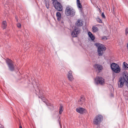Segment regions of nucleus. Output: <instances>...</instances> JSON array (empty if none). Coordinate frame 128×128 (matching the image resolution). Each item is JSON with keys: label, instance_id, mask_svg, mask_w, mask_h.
I'll list each match as a JSON object with an SVG mask.
<instances>
[{"label": "nucleus", "instance_id": "nucleus-1", "mask_svg": "<svg viewBox=\"0 0 128 128\" xmlns=\"http://www.w3.org/2000/svg\"><path fill=\"white\" fill-rule=\"evenodd\" d=\"M123 77L120 78L118 82V86L119 88H122L125 82L126 85L128 87V73L126 71L123 72Z\"/></svg>", "mask_w": 128, "mask_h": 128}, {"label": "nucleus", "instance_id": "nucleus-2", "mask_svg": "<svg viewBox=\"0 0 128 128\" xmlns=\"http://www.w3.org/2000/svg\"><path fill=\"white\" fill-rule=\"evenodd\" d=\"M98 48V54L100 56H102L103 54V52L105 51L106 48L103 45L99 43H97L95 44Z\"/></svg>", "mask_w": 128, "mask_h": 128}, {"label": "nucleus", "instance_id": "nucleus-3", "mask_svg": "<svg viewBox=\"0 0 128 128\" xmlns=\"http://www.w3.org/2000/svg\"><path fill=\"white\" fill-rule=\"evenodd\" d=\"M75 11L72 9H71L69 6H67L65 11L66 14L68 16H73L75 14Z\"/></svg>", "mask_w": 128, "mask_h": 128}, {"label": "nucleus", "instance_id": "nucleus-4", "mask_svg": "<svg viewBox=\"0 0 128 128\" xmlns=\"http://www.w3.org/2000/svg\"><path fill=\"white\" fill-rule=\"evenodd\" d=\"M53 1V4L55 8L57 10L61 11L63 9L62 6L60 3L56 0H52Z\"/></svg>", "mask_w": 128, "mask_h": 128}, {"label": "nucleus", "instance_id": "nucleus-5", "mask_svg": "<svg viewBox=\"0 0 128 128\" xmlns=\"http://www.w3.org/2000/svg\"><path fill=\"white\" fill-rule=\"evenodd\" d=\"M111 68L112 70L116 73H119L120 70L119 66L117 64L114 63H112L111 64Z\"/></svg>", "mask_w": 128, "mask_h": 128}, {"label": "nucleus", "instance_id": "nucleus-6", "mask_svg": "<svg viewBox=\"0 0 128 128\" xmlns=\"http://www.w3.org/2000/svg\"><path fill=\"white\" fill-rule=\"evenodd\" d=\"M103 119V117L102 115H98L94 118L93 120V122L94 124L97 125L101 122Z\"/></svg>", "mask_w": 128, "mask_h": 128}, {"label": "nucleus", "instance_id": "nucleus-7", "mask_svg": "<svg viewBox=\"0 0 128 128\" xmlns=\"http://www.w3.org/2000/svg\"><path fill=\"white\" fill-rule=\"evenodd\" d=\"M94 82L96 84H100L101 85H103L104 84V80L102 78L97 77L95 79Z\"/></svg>", "mask_w": 128, "mask_h": 128}, {"label": "nucleus", "instance_id": "nucleus-8", "mask_svg": "<svg viewBox=\"0 0 128 128\" xmlns=\"http://www.w3.org/2000/svg\"><path fill=\"white\" fill-rule=\"evenodd\" d=\"M6 62L10 70L11 71H14V63L10 59H8L6 60Z\"/></svg>", "mask_w": 128, "mask_h": 128}, {"label": "nucleus", "instance_id": "nucleus-9", "mask_svg": "<svg viewBox=\"0 0 128 128\" xmlns=\"http://www.w3.org/2000/svg\"><path fill=\"white\" fill-rule=\"evenodd\" d=\"M80 32V29L78 27H75L74 30L72 32L71 35L73 37H76Z\"/></svg>", "mask_w": 128, "mask_h": 128}, {"label": "nucleus", "instance_id": "nucleus-10", "mask_svg": "<svg viewBox=\"0 0 128 128\" xmlns=\"http://www.w3.org/2000/svg\"><path fill=\"white\" fill-rule=\"evenodd\" d=\"M76 111L81 114H83L86 112V110L82 108H78L76 109Z\"/></svg>", "mask_w": 128, "mask_h": 128}, {"label": "nucleus", "instance_id": "nucleus-11", "mask_svg": "<svg viewBox=\"0 0 128 128\" xmlns=\"http://www.w3.org/2000/svg\"><path fill=\"white\" fill-rule=\"evenodd\" d=\"M68 80L70 81H72L73 79L72 75V72L70 71L68 72Z\"/></svg>", "mask_w": 128, "mask_h": 128}, {"label": "nucleus", "instance_id": "nucleus-12", "mask_svg": "<svg viewBox=\"0 0 128 128\" xmlns=\"http://www.w3.org/2000/svg\"><path fill=\"white\" fill-rule=\"evenodd\" d=\"M77 5L78 8L80 10L81 12L82 11V6L80 2V0H77Z\"/></svg>", "mask_w": 128, "mask_h": 128}, {"label": "nucleus", "instance_id": "nucleus-13", "mask_svg": "<svg viewBox=\"0 0 128 128\" xmlns=\"http://www.w3.org/2000/svg\"><path fill=\"white\" fill-rule=\"evenodd\" d=\"M94 68L98 70H101L102 68V66L100 65L96 64L94 66Z\"/></svg>", "mask_w": 128, "mask_h": 128}, {"label": "nucleus", "instance_id": "nucleus-14", "mask_svg": "<svg viewBox=\"0 0 128 128\" xmlns=\"http://www.w3.org/2000/svg\"><path fill=\"white\" fill-rule=\"evenodd\" d=\"M56 15L58 20L60 21L61 20L62 18L60 13L58 12H57L56 13Z\"/></svg>", "mask_w": 128, "mask_h": 128}, {"label": "nucleus", "instance_id": "nucleus-15", "mask_svg": "<svg viewBox=\"0 0 128 128\" xmlns=\"http://www.w3.org/2000/svg\"><path fill=\"white\" fill-rule=\"evenodd\" d=\"M75 24L76 26H80L82 25V23L81 21V20L80 19H78L76 22Z\"/></svg>", "mask_w": 128, "mask_h": 128}, {"label": "nucleus", "instance_id": "nucleus-16", "mask_svg": "<svg viewBox=\"0 0 128 128\" xmlns=\"http://www.w3.org/2000/svg\"><path fill=\"white\" fill-rule=\"evenodd\" d=\"M122 67H124L125 69L128 70V64L126 62H124L123 63Z\"/></svg>", "mask_w": 128, "mask_h": 128}, {"label": "nucleus", "instance_id": "nucleus-17", "mask_svg": "<svg viewBox=\"0 0 128 128\" xmlns=\"http://www.w3.org/2000/svg\"><path fill=\"white\" fill-rule=\"evenodd\" d=\"M88 34L90 38L92 40H93L95 39L94 36L90 32H89Z\"/></svg>", "mask_w": 128, "mask_h": 128}, {"label": "nucleus", "instance_id": "nucleus-18", "mask_svg": "<svg viewBox=\"0 0 128 128\" xmlns=\"http://www.w3.org/2000/svg\"><path fill=\"white\" fill-rule=\"evenodd\" d=\"M92 30L94 32H96L98 31V28L96 26H94L92 27Z\"/></svg>", "mask_w": 128, "mask_h": 128}, {"label": "nucleus", "instance_id": "nucleus-19", "mask_svg": "<svg viewBox=\"0 0 128 128\" xmlns=\"http://www.w3.org/2000/svg\"><path fill=\"white\" fill-rule=\"evenodd\" d=\"M7 26L6 23L5 21H4L2 23V26L3 29L6 28Z\"/></svg>", "mask_w": 128, "mask_h": 128}, {"label": "nucleus", "instance_id": "nucleus-20", "mask_svg": "<svg viewBox=\"0 0 128 128\" xmlns=\"http://www.w3.org/2000/svg\"><path fill=\"white\" fill-rule=\"evenodd\" d=\"M63 106H62L60 105L59 109V113L60 114H61L62 112L63 111Z\"/></svg>", "mask_w": 128, "mask_h": 128}, {"label": "nucleus", "instance_id": "nucleus-21", "mask_svg": "<svg viewBox=\"0 0 128 128\" xmlns=\"http://www.w3.org/2000/svg\"><path fill=\"white\" fill-rule=\"evenodd\" d=\"M36 92V95H41V93L40 90L37 88V89L36 90H35Z\"/></svg>", "mask_w": 128, "mask_h": 128}, {"label": "nucleus", "instance_id": "nucleus-22", "mask_svg": "<svg viewBox=\"0 0 128 128\" xmlns=\"http://www.w3.org/2000/svg\"><path fill=\"white\" fill-rule=\"evenodd\" d=\"M96 20L98 22L100 23H102V21L98 17L97 18H96Z\"/></svg>", "mask_w": 128, "mask_h": 128}, {"label": "nucleus", "instance_id": "nucleus-23", "mask_svg": "<svg viewBox=\"0 0 128 128\" xmlns=\"http://www.w3.org/2000/svg\"><path fill=\"white\" fill-rule=\"evenodd\" d=\"M21 24L20 23H18L17 24V27L18 28H20L21 27Z\"/></svg>", "mask_w": 128, "mask_h": 128}, {"label": "nucleus", "instance_id": "nucleus-24", "mask_svg": "<svg viewBox=\"0 0 128 128\" xmlns=\"http://www.w3.org/2000/svg\"><path fill=\"white\" fill-rule=\"evenodd\" d=\"M45 5L46 6V8L48 9V8L49 7V2H47V3H46Z\"/></svg>", "mask_w": 128, "mask_h": 128}, {"label": "nucleus", "instance_id": "nucleus-25", "mask_svg": "<svg viewBox=\"0 0 128 128\" xmlns=\"http://www.w3.org/2000/svg\"><path fill=\"white\" fill-rule=\"evenodd\" d=\"M84 100V98L83 97V96H82L81 97V99L80 100V101H83Z\"/></svg>", "mask_w": 128, "mask_h": 128}, {"label": "nucleus", "instance_id": "nucleus-26", "mask_svg": "<svg viewBox=\"0 0 128 128\" xmlns=\"http://www.w3.org/2000/svg\"><path fill=\"white\" fill-rule=\"evenodd\" d=\"M128 33V28H126L125 30V34L126 35H127Z\"/></svg>", "mask_w": 128, "mask_h": 128}, {"label": "nucleus", "instance_id": "nucleus-27", "mask_svg": "<svg viewBox=\"0 0 128 128\" xmlns=\"http://www.w3.org/2000/svg\"><path fill=\"white\" fill-rule=\"evenodd\" d=\"M102 18H105L104 14L103 12H102Z\"/></svg>", "mask_w": 128, "mask_h": 128}, {"label": "nucleus", "instance_id": "nucleus-28", "mask_svg": "<svg viewBox=\"0 0 128 128\" xmlns=\"http://www.w3.org/2000/svg\"><path fill=\"white\" fill-rule=\"evenodd\" d=\"M63 18H62L61 20L60 21V22L62 24L64 23V20H63Z\"/></svg>", "mask_w": 128, "mask_h": 128}, {"label": "nucleus", "instance_id": "nucleus-29", "mask_svg": "<svg viewBox=\"0 0 128 128\" xmlns=\"http://www.w3.org/2000/svg\"><path fill=\"white\" fill-rule=\"evenodd\" d=\"M45 3H46L47 2H49L48 0H44Z\"/></svg>", "mask_w": 128, "mask_h": 128}, {"label": "nucleus", "instance_id": "nucleus-30", "mask_svg": "<svg viewBox=\"0 0 128 128\" xmlns=\"http://www.w3.org/2000/svg\"><path fill=\"white\" fill-rule=\"evenodd\" d=\"M102 39H105L106 40L107 39V38H106V36H104L103 37Z\"/></svg>", "mask_w": 128, "mask_h": 128}, {"label": "nucleus", "instance_id": "nucleus-31", "mask_svg": "<svg viewBox=\"0 0 128 128\" xmlns=\"http://www.w3.org/2000/svg\"><path fill=\"white\" fill-rule=\"evenodd\" d=\"M112 12L114 14V7H113V10L112 11Z\"/></svg>", "mask_w": 128, "mask_h": 128}, {"label": "nucleus", "instance_id": "nucleus-32", "mask_svg": "<svg viewBox=\"0 0 128 128\" xmlns=\"http://www.w3.org/2000/svg\"><path fill=\"white\" fill-rule=\"evenodd\" d=\"M16 21L17 22H18V20L17 18L16 17Z\"/></svg>", "mask_w": 128, "mask_h": 128}, {"label": "nucleus", "instance_id": "nucleus-33", "mask_svg": "<svg viewBox=\"0 0 128 128\" xmlns=\"http://www.w3.org/2000/svg\"><path fill=\"white\" fill-rule=\"evenodd\" d=\"M127 47L128 49V44H127Z\"/></svg>", "mask_w": 128, "mask_h": 128}, {"label": "nucleus", "instance_id": "nucleus-34", "mask_svg": "<svg viewBox=\"0 0 128 128\" xmlns=\"http://www.w3.org/2000/svg\"><path fill=\"white\" fill-rule=\"evenodd\" d=\"M19 128H22V126H20Z\"/></svg>", "mask_w": 128, "mask_h": 128}, {"label": "nucleus", "instance_id": "nucleus-35", "mask_svg": "<svg viewBox=\"0 0 128 128\" xmlns=\"http://www.w3.org/2000/svg\"><path fill=\"white\" fill-rule=\"evenodd\" d=\"M38 97L39 98H40V96H38ZM41 98L42 99V98Z\"/></svg>", "mask_w": 128, "mask_h": 128}, {"label": "nucleus", "instance_id": "nucleus-36", "mask_svg": "<svg viewBox=\"0 0 128 128\" xmlns=\"http://www.w3.org/2000/svg\"><path fill=\"white\" fill-rule=\"evenodd\" d=\"M59 124H60V123H59Z\"/></svg>", "mask_w": 128, "mask_h": 128}, {"label": "nucleus", "instance_id": "nucleus-37", "mask_svg": "<svg viewBox=\"0 0 128 128\" xmlns=\"http://www.w3.org/2000/svg\"><path fill=\"white\" fill-rule=\"evenodd\" d=\"M43 101L44 102H45V101Z\"/></svg>", "mask_w": 128, "mask_h": 128}]
</instances>
